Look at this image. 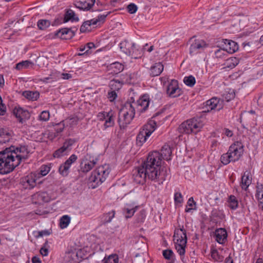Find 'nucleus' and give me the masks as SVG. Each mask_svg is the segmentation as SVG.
<instances>
[{
	"instance_id": "obj_50",
	"label": "nucleus",
	"mask_w": 263,
	"mask_h": 263,
	"mask_svg": "<svg viewBox=\"0 0 263 263\" xmlns=\"http://www.w3.org/2000/svg\"><path fill=\"white\" fill-rule=\"evenodd\" d=\"M50 117V114L48 111L44 110L43 111L40 116V120L41 121H48Z\"/></svg>"
},
{
	"instance_id": "obj_17",
	"label": "nucleus",
	"mask_w": 263,
	"mask_h": 263,
	"mask_svg": "<svg viewBox=\"0 0 263 263\" xmlns=\"http://www.w3.org/2000/svg\"><path fill=\"white\" fill-rule=\"evenodd\" d=\"M96 0H79L74 5L76 7L84 11L89 10L95 3Z\"/></svg>"
},
{
	"instance_id": "obj_31",
	"label": "nucleus",
	"mask_w": 263,
	"mask_h": 263,
	"mask_svg": "<svg viewBox=\"0 0 263 263\" xmlns=\"http://www.w3.org/2000/svg\"><path fill=\"white\" fill-rule=\"evenodd\" d=\"M94 167V163H91L87 160H83L81 163V170L83 173H87Z\"/></svg>"
},
{
	"instance_id": "obj_22",
	"label": "nucleus",
	"mask_w": 263,
	"mask_h": 263,
	"mask_svg": "<svg viewBox=\"0 0 263 263\" xmlns=\"http://www.w3.org/2000/svg\"><path fill=\"white\" fill-rule=\"evenodd\" d=\"M215 240L220 244H223L227 240V233L226 229L220 228L215 232Z\"/></svg>"
},
{
	"instance_id": "obj_43",
	"label": "nucleus",
	"mask_w": 263,
	"mask_h": 263,
	"mask_svg": "<svg viewBox=\"0 0 263 263\" xmlns=\"http://www.w3.org/2000/svg\"><path fill=\"white\" fill-rule=\"evenodd\" d=\"M184 82L186 85L192 87L195 84V78L192 76L186 77L184 79Z\"/></svg>"
},
{
	"instance_id": "obj_19",
	"label": "nucleus",
	"mask_w": 263,
	"mask_h": 263,
	"mask_svg": "<svg viewBox=\"0 0 263 263\" xmlns=\"http://www.w3.org/2000/svg\"><path fill=\"white\" fill-rule=\"evenodd\" d=\"M222 102V101H220L217 98L214 97L206 101V106L211 110L215 109L219 111L223 108Z\"/></svg>"
},
{
	"instance_id": "obj_36",
	"label": "nucleus",
	"mask_w": 263,
	"mask_h": 263,
	"mask_svg": "<svg viewBox=\"0 0 263 263\" xmlns=\"http://www.w3.org/2000/svg\"><path fill=\"white\" fill-rule=\"evenodd\" d=\"M114 125V120L113 114L111 111H110L108 116L106 119V121L104 123V126L106 129L108 127H112Z\"/></svg>"
},
{
	"instance_id": "obj_46",
	"label": "nucleus",
	"mask_w": 263,
	"mask_h": 263,
	"mask_svg": "<svg viewBox=\"0 0 263 263\" xmlns=\"http://www.w3.org/2000/svg\"><path fill=\"white\" fill-rule=\"evenodd\" d=\"M49 248L48 241L46 240L44 243L43 246L40 249V253L44 256H47L48 254Z\"/></svg>"
},
{
	"instance_id": "obj_26",
	"label": "nucleus",
	"mask_w": 263,
	"mask_h": 263,
	"mask_svg": "<svg viewBox=\"0 0 263 263\" xmlns=\"http://www.w3.org/2000/svg\"><path fill=\"white\" fill-rule=\"evenodd\" d=\"M101 173L99 175L95 174V170L92 172L91 176L89 178V181L90 183H95V184H92L91 185L92 188L96 187L98 185L105 181L100 180V179L101 178Z\"/></svg>"
},
{
	"instance_id": "obj_58",
	"label": "nucleus",
	"mask_w": 263,
	"mask_h": 263,
	"mask_svg": "<svg viewBox=\"0 0 263 263\" xmlns=\"http://www.w3.org/2000/svg\"><path fill=\"white\" fill-rule=\"evenodd\" d=\"M50 167L47 165L42 166L41 168L40 174L42 176H45L48 173V172L50 171Z\"/></svg>"
},
{
	"instance_id": "obj_45",
	"label": "nucleus",
	"mask_w": 263,
	"mask_h": 263,
	"mask_svg": "<svg viewBox=\"0 0 263 263\" xmlns=\"http://www.w3.org/2000/svg\"><path fill=\"white\" fill-rule=\"evenodd\" d=\"M31 64L32 62L29 61H22L21 62L17 63L16 65L15 68L18 70H20L23 69V68H27Z\"/></svg>"
},
{
	"instance_id": "obj_12",
	"label": "nucleus",
	"mask_w": 263,
	"mask_h": 263,
	"mask_svg": "<svg viewBox=\"0 0 263 263\" xmlns=\"http://www.w3.org/2000/svg\"><path fill=\"white\" fill-rule=\"evenodd\" d=\"M208 46L207 44L204 40L195 39L191 44L190 48V53L193 54L197 52V51L203 50Z\"/></svg>"
},
{
	"instance_id": "obj_55",
	"label": "nucleus",
	"mask_w": 263,
	"mask_h": 263,
	"mask_svg": "<svg viewBox=\"0 0 263 263\" xmlns=\"http://www.w3.org/2000/svg\"><path fill=\"white\" fill-rule=\"evenodd\" d=\"M225 52L226 51V50H224V48L223 47V49H219L217 50L215 52V54L216 58H220L226 55Z\"/></svg>"
},
{
	"instance_id": "obj_14",
	"label": "nucleus",
	"mask_w": 263,
	"mask_h": 263,
	"mask_svg": "<svg viewBox=\"0 0 263 263\" xmlns=\"http://www.w3.org/2000/svg\"><path fill=\"white\" fill-rule=\"evenodd\" d=\"M13 115L18 119L20 123H23L30 117V113L21 107H15L13 111Z\"/></svg>"
},
{
	"instance_id": "obj_30",
	"label": "nucleus",
	"mask_w": 263,
	"mask_h": 263,
	"mask_svg": "<svg viewBox=\"0 0 263 263\" xmlns=\"http://www.w3.org/2000/svg\"><path fill=\"white\" fill-rule=\"evenodd\" d=\"M70 20L72 21H78L79 18L77 16H75V13L72 10L68 9L66 11L64 15V22L66 23Z\"/></svg>"
},
{
	"instance_id": "obj_42",
	"label": "nucleus",
	"mask_w": 263,
	"mask_h": 263,
	"mask_svg": "<svg viewBox=\"0 0 263 263\" xmlns=\"http://www.w3.org/2000/svg\"><path fill=\"white\" fill-rule=\"evenodd\" d=\"M110 66L111 69H114V72L116 73L122 71L124 69L123 65L118 62L112 63Z\"/></svg>"
},
{
	"instance_id": "obj_8",
	"label": "nucleus",
	"mask_w": 263,
	"mask_h": 263,
	"mask_svg": "<svg viewBox=\"0 0 263 263\" xmlns=\"http://www.w3.org/2000/svg\"><path fill=\"white\" fill-rule=\"evenodd\" d=\"M166 92L169 96L174 98L181 95V90L179 87L177 80H172L171 81L167 87Z\"/></svg>"
},
{
	"instance_id": "obj_35",
	"label": "nucleus",
	"mask_w": 263,
	"mask_h": 263,
	"mask_svg": "<svg viewBox=\"0 0 263 263\" xmlns=\"http://www.w3.org/2000/svg\"><path fill=\"white\" fill-rule=\"evenodd\" d=\"M211 257L215 261L218 262L222 261L224 258V257L216 249L211 251Z\"/></svg>"
},
{
	"instance_id": "obj_21",
	"label": "nucleus",
	"mask_w": 263,
	"mask_h": 263,
	"mask_svg": "<svg viewBox=\"0 0 263 263\" xmlns=\"http://www.w3.org/2000/svg\"><path fill=\"white\" fill-rule=\"evenodd\" d=\"M9 147H13L16 155L20 156L19 157L21 159L20 163L22 160H26L28 158V148L26 146H21L20 147H15L13 146H11Z\"/></svg>"
},
{
	"instance_id": "obj_63",
	"label": "nucleus",
	"mask_w": 263,
	"mask_h": 263,
	"mask_svg": "<svg viewBox=\"0 0 263 263\" xmlns=\"http://www.w3.org/2000/svg\"><path fill=\"white\" fill-rule=\"evenodd\" d=\"M64 128V124L61 122L55 128V130L57 133L63 132Z\"/></svg>"
},
{
	"instance_id": "obj_39",
	"label": "nucleus",
	"mask_w": 263,
	"mask_h": 263,
	"mask_svg": "<svg viewBox=\"0 0 263 263\" xmlns=\"http://www.w3.org/2000/svg\"><path fill=\"white\" fill-rule=\"evenodd\" d=\"M70 221V218L68 215H64L62 216L60 221V225L62 229L66 228L69 224Z\"/></svg>"
},
{
	"instance_id": "obj_10",
	"label": "nucleus",
	"mask_w": 263,
	"mask_h": 263,
	"mask_svg": "<svg viewBox=\"0 0 263 263\" xmlns=\"http://www.w3.org/2000/svg\"><path fill=\"white\" fill-rule=\"evenodd\" d=\"M173 237L174 243H182L183 245L187 243L186 232L183 226L175 229Z\"/></svg>"
},
{
	"instance_id": "obj_27",
	"label": "nucleus",
	"mask_w": 263,
	"mask_h": 263,
	"mask_svg": "<svg viewBox=\"0 0 263 263\" xmlns=\"http://www.w3.org/2000/svg\"><path fill=\"white\" fill-rule=\"evenodd\" d=\"M133 100V98L132 97L130 99L127 101L120 110L125 112L126 111L128 112V114L129 113V111H132V112H134L135 116L136 107L135 105H133L134 102Z\"/></svg>"
},
{
	"instance_id": "obj_47",
	"label": "nucleus",
	"mask_w": 263,
	"mask_h": 263,
	"mask_svg": "<svg viewBox=\"0 0 263 263\" xmlns=\"http://www.w3.org/2000/svg\"><path fill=\"white\" fill-rule=\"evenodd\" d=\"M256 197L257 198L258 200H263V185L262 184L257 185Z\"/></svg>"
},
{
	"instance_id": "obj_24",
	"label": "nucleus",
	"mask_w": 263,
	"mask_h": 263,
	"mask_svg": "<svg viewBox=\"0 0 263 263\" xmlns=\"http://www.w3.org/2000/svg\"><path fill=\"white\" fill-rule=\"evenodd\" d=\"M163 68V65L161 63L158 62L155 63L150 68V75L152 77L159 76L162 72Z\"/></svg>"
},
{
	"instance_id": "obj_49",
	"label": "nucleus",
	"mask_w": 263,
	"mask_h": 263,
	"mask_svg": "<svg viewBox=\"0 0 263 263\" xmlns=\"http://www.w3.org/2000/svg\"><path fill=\"white\" fill-rule=\"evenodd\" d=\"M228 65L227 67L229 68H233L235 67L238 64L237 60L236 58H231L227 60Z\"/></svg>"
},
{
	"instance_id": "obj_15",
	"label": "nucleus",
	"mask_w": 263,
	"mask_h": 263,
	"mask_svg": "<svg viewBox=\"0 0 263 263\" xmlns=\"http://www.w3.org/2000/svg\"><path fill=\"white\" fill-rule=\"evenodd\" d=\"M76 140L72 139H69L65 141L63 143V146L60 148L56 150L53 156L55 158H60L61 156H63L64 154V152L71 146H72L75 142Z\"/></svg>"
},
{
	"instance_id": "obj_16",
	"label": "nucleus",
	"mask_w": 263,
	"mask_h": 263,
	"mask_svg": "<svg viewBox=\"0 0 263 263\" xmlns=\"http://www.w3.org/2000/svg\"><path fill=\"white\" fill-rule=\"evenodd\" d=\"M75 35L74 31L71 28H64L60 29L55 33V35L63 40L71 39Z\"/></svg>"
},
{
	"instance_id": "obj_61",
	"label": "nucleus",
	"mask_w": 263,
	"mask_h": 263,
	"mask_svg": "<svg viewBox=\"0 0 263 263\" xmlns=\"http://www.w3.org/2000/svg\"><path fill=\"white\" fill-rule=\"evenodd\" d=\"M117 97V95L115 90H112L111 91L108 93V98L110 99V101H113L116 99Z\"/></svg>"
},
{
	"instance_id": "obj_62",
	"label": "nucleus",
	"mask_w": 263,
	"mask_h": 263,
	"mask_svg": "<svg viewBox=\"0 0 263 263\" xmlns=\"http://www.w3.org/2000/svg\"><path fill=\"white\" fill-rule=\"evenodd\" d=\"M2 100L0 97V115H4L6 112V106L2 104Z\"/></svg>"
},
{
	"instance_id": "obj_38",
	"label": "nucleus",
	"mask_w": 263,
	"mask_h": 263,
	"mask_svg": "<svg viewBox=\"0 0 263 263\" xmlns=\"http://www.w3.org/2000/svg\"><path fill=\"white\" fill-rule=\"evenodd\" d=\"M70 166L68 164L64 162L63 164L60 165L59 168V171L60 174L63 176H66L69 173V168Z\"/></svg>"
},
{
	"instance_id": "obj_53",
	"label": "nucleus",
	"mask_w": 263,
	"mask_h": 263,
	"mask_svg": "<svg viewBox=\"0 0 263 263\" xmlns=\"http://www.w3.org/2000/svg\"><path fill=\"white\" fill-rule=\"evenodd\" d=\"M173 254V252L171 250L167 249L163 251V255L166 259H170Z\"/></svg>"
},
{
	"instance_id": "obj_37",
	"label": "nucleus",
	"mask_w": 263,
	"mask_h": 263,
	"mask_svg": "<svg viewBox=\"0 0 263 263\" xmlns=\"http://www.w3.org/2000/svg\"><path fill=\"white\" fill-rule=\"evenodd\" d=\"M122 83L119 81L117 80H112L110 82L109 87L111 90H118L122 87Z\"/></svg>"
},
{
	"instance_id": "obj_5",
	"label": "nucleus",
	"mask_w": 263,
	"mask_h": 263,
	"mask_svg": "<svg viewBox=\"0 0 263 263\" xmlns=\"http://www.w3.org/2000/svg\"><path fill=\"white\" fill-rule=\"evenodd\" d=\"M156 123L153 120H151L145 124L137 135L136 138L137 144L139 146H142L156 129Z\"/></svg>"
},
{
	"instance_id": "obj_1",
	"label": "nucleus",
	"mask_w": 263,
	"mask_h": 263,
	"mask_svg": "<svg viewBox=\"0 0 263 263\" xmlns=\"http://www.w3.org/2000/svg\"><path fill=\"white\" fill-rule=\"evenodd\" d=\"M157 153L149 154L147 160L140 166L136 168L133 176L135 180L139 184H143L146 178L154 180L161 184L165 180L167 172L164 168L159 170L160 159Z\"/></svg>"
},
{
	"instance_id": "obj_34",
	"label": "nucleus",
	"mask_w": 263,
	"mask_h": 263,
	"mask_svg": "<svg viewBox=\"0 0 263 263\" xmlns=\"http://www.w3.org/2000/svg\"><path fill=\"white\" fill-rule=\"evenodd\" d=\"M229 203V206L232 210H235L237 208L238 202L236 197L234 195H230L228 199Z\"/></svg>"
},
{
	"instance_id": "obj_3",
	"label": "nucleus",
	"mask_w": 263,
	"mask_h": 263,
	"mask_svg": "<svg viewBox=\"0 0 263 263\" xmlns=\"http://www.w3.org/2000/svg\"><path fill=\"white\" fill-rule=\"evenodd\" d=\"M243 153V145L241 142H236L232 144L227 153L221 155V162L224 165H227L231 162L238 161L242 156Z\"/></svg>"
},
{
	"instance_id": "obj_11",
	"label": "nucleus",
	"mask_w": 263,
	"mask_h": 263,
	"mask_svg": "<svg viewBox=\"0 0 263 263\" xmlns=\"http://www.w3.org/2000/svg\"><path fill=\"white\" fill-rule=\"evenodd\" d=\"M120 47L121 50L127 55L134 56L135 53L137 54V51H134L135 44L134 43L124 40L120 43Z\"/></svg>"
},
{
	"instance_id": "obj_13",
	"label": "nucleus",
	"mask_w": 263,
	"mask_h": 263,
	"mask_svg": "<svg viewBox=\"0 0 263 263\" xmlns=\"http://www.w3.org/2000/svg\"><path fill=\"white\" fill-rule=\"evenodd\" d=\"M161 152L160 153L158 152L155 151L153 153H157L159 154V158L160 159V164L159 165L158 170H161L163 167H161V161L162 159L166 160L167 161L170 160L171 159V156L172 155V150L171 149L170 146L168 144L164 145L161 150Z\"/></svg>"
},
{
	"instance_id": "obj_25",
	"label": "nucleus",
	"mask_w": 263,
	"mask_h": 263,
	"mask_svg": "<svg viewBox=\"0 0 263 263\" xmlns=\"http://www.w3.org/2000/svg\"><path fill=\"white\" fill-rule=\"evenodd\" d=\"M252 178L250 173L247 171L245 172L243 175L241 177V188L247 190L249 185L251 183Z\"/></svg>"
},
{
	"instance_id": "obj_20",
	"label": "nucleus",
	"mask_w": 263,
	"mask_h": 263,
	"mask_svg": "<svg viewBox=\"0 0 263 263\" xmlns=\"http://www.w3.org/2000/svg\"><path fill=\"white\" fill-rule=\"evenodd\" d=\"M110 173V168L109 165L104 164L99 166L96 170H95V174L99 175L101 174V178L100 180H105Z\"/></svg>"
},
{
	"instance_id": "obj_29",
	"label": "nucleus",
	"mask_w": 263,
	"mask_h": 263,
	"mask_svg": "<svg viewBox=\"0 0 263 263\" xmlns=\"http://www.w3.org/2000/svg\"><path fill=\"white\" fill-rule=\"evenodd\" d=\"M22 95L26 99L32 101L36 100L40 96V93L37 91H25Z\"/></svg>"
},
{
	"instance_id": "obj_54",
	"label": "nucleus",
	"mask_w": 263,
	"mask_h": 263,
	"mask_svg": "<svg viewBox=\"0 0 263 263\" xmlns=\"http://www.w3.org/2000/svg\"><path fill=\"white\" fill-rule=\"evenodd\" d=\"M77 158L78 157L75 154H72L65 162L70 166L77 160Z\"/></svg>"
},
{
	"instance_id": "obj_33",
	"label": "nucleus",
	"mask_w": 263,
	"mask_h": 263,
	"mask_svg": "<svg viewBox=\"0 0 263 263\" xmlns=\"http://www.w3.org/2000/svg\"><path fill=\"white\" fill-rule=\"evenodd\" d=\"M98 22V21L97 19H92L91 20L84 22L80 27V31L81 32H85L87 30V28L86 27V25L90 26L91 25H96Z\"/></svg>"
},
{
	"instance_id": "obj_23",
	"label": "nucleus",
	"mask_w": 263,
	"mask_h": 263,
	"mask_svg": "<svg viewBox=\"0 0 263 263\" xmlns=\"http://www.w3.org/2000/svg\"><path fill=\"white\" fill-rule=\"evenodd\" d=\"M12 135L9 129L0 127V143L8 142L11 139Z\"/></svg>"
},
{
	"instance_id": "obj_51",
	"label": "nucleus",
	"mask_w": 263,
	"mask_h": 263,
	"mask_svg": "<svg viewBox=\"0 0 263 263\" xmlns=\"http://www.w3.org/2000/svg\"><path fill=\"white\" fill-rule=\"evenodd\" d=\"M127 11L130 14H134L136 12L138 9L137 6L134 3H130L127 6Z\"/></svg>"
},
{
	"instance_id": "obj_40",
	"label": "nucleus",
	"mask_w": 263,
	"mask_h": 263,
	"mask_svg": "<svg viewBox=\"0 0 263 263\" xmlns=\"http://www.w3.org/2000/svg\"><path fill=\"white\" fill-rule=\"evenodd\" d=\"M50 25V22L47 20H40L37 22V26L40 30H45Z\"/></svg>"
},
{
	"instance_id": "obj_57",
	"label": "nucleus",
	"mask_w": 263,
	"mask_h": 263,
	"mask_svg": "<svg viewBox=\"0 0 263 263\" xmlns=\"http://www.w3.org/2000/svg\"><path fill=\"white\" fill-rule=\"evenodd\" d=\"M235 97L234 93H227L223 96V100L229 102Z\"/></svg>"
},
{
	"instance_id": "obj_4",
	"label": "nucleus",
	"mask_w": 263,
	"mask_h": 263,
	"mask_svg": "<svg viewBox=\"0 0 263 263\" xmlns=\"http://www.w3.org/2000/svg\"><path fill=\"white\" fill-rule=\"evenodd\" d=\"M203 125L204 123L200 118H194L181 123L178 130L182 134H196L201 130Z\"/></svg>"
},
{
	"instance_id": "obj_59",
	"label": "nucleus",
	"mask_w": 263,
	"mask_h": 263,
	"mask_svg": "<svg viewBox=\"0 0 263 263\" xmlns=\"http://www.w3.org/2000/svg\"><path fill=\"white\" fill-rule=\"evenodd\" d=\"M110 111L108 112L103 111L102 112H99L98 115V118L100 120L103 121L106 119L108 115L109 114Z\"/></svg>"
},
{
	"instance_id": "obj_52",
	"label": "nucleus",
	"mask_w": 263,
	"mask_h": 263,
	"mask_svg": "<svg viewBox=\"0 0 263 263\" xmlns=\"http://www.w3.org/2000/svg\"><path fill=\"white\" fill-rule=\"evenodd\" d=\"M104 263H118V257L116 255L109 256Z\"/></svg>"
},
{
	"instance_id": "obj_2",
	"label": "nucleus",
	"mask_w": 263,
	"mask_h": 263,
	"mask_svg": "<svg viewBox=\"0 0 263 263\" xmlns=\"http://www.w3.org/2000/svg\"><path fill=\"white\" fill-rule=\"evenodd\" d=\"M20 156L16 155L13 147H7L0 152V174L12 172L20 164Z\"/></svg>"
},
{
	"instance_id": "obj_48",
	"label": "nucleus",
	"mask_w": 263,
	"mask_h": 263,
	"mask_svg": "<svg viewBox=\"0 0 263 263\" xmlns=\"http://www.w3.org/2000/svg\"><path fill=\"white\" fill-rule=\"evenodd\" d=\"M85 46H86L87 50L84 53H79L78 55L81 56L84 54H89L91 53V51H89L90 49L95 48V45L92 42L88 43Z\"/></svg>"
},
{
	"instance_id": "obj_56",
	"label": "nucleus",
	"mask_w": 263,
	"mask_h": 263,
	"mask_svg": "<svg viewBox=\"0 0 263 263\" xmlns=\"http://www.w3.org/2000/svg\"><path fill=\"white\" fill-rule=\"evenodd\" d=\"M175 202L177 203H181L183 202V197L180 193H176L174 196Z\"/></svg>"
},
{
	"instance_id": "obj_41",
	"label": "nucleus",
	"mask_w": 263,
	"mask_h": 263,
	"mask_svg": "<svg viewBox=\"0 0 263 263\" xmlns=\"http://www.w3.org/2000/svg\"><path fill=\"white\" fill-rule=\"evenodd\" d=\"M186 243L183 245L182 243H175V248L180 256L184 255Z\"/></svg>"
},
{
	"instance_id": "obj_28",
	"label": "nucleus",
	"mask_w": 263,
	"mask_h": 263,
	"mask_svg": "<svg viewBox=\"0 0 263 263\" xmlns=\"http://www.w3.org/2000/svg\"><path fill=\"white\" fill-rule=\"evenodd\" d=\"M115 211L111 210L108 213H104L101 218V225L106 224L110 222L115 217Z\"/></svg>"
},
{
	"instance_id": "obj_32",
	"label": "nucleus",
	"mask_w": 263,
	"mask_h": 263,
	"mask_svg": "<svg viewBox=\"0 0 263 263\" xmlns=\"http://www.w3.org/2000/svg\"><path fill=\"white\" fill-rule=\"evenodd\" d=\"M24 185H25L26 187H29V189H32L35 186V179H34L32 176H27L24 179Z\"/></svg>"
},
{
	"instance_id": "obj_64",
	"label": "nucleus",
	"mask_w": 263,
	"mask_h": 263,
	"mask_svg": "<svg viewBox=\"0 0 263 263\" xmlns=\"http://www.w3.org/2000/svg\"><path fill=\"white\" fill-rule=\"evenodd\" d=\"M110 11L108 12L106 14H104L102 15H100L98 16L97 20L98 22H104L107 17V16L110 13Z\"/></svg>"
},
{
	"instance_id": "obj_18",
	"label": "nucleus",
	"mask_w": 263,
	"mask_h": 263,
	"mask_svg": "<svg viewBox=\"0 0 263 263\" xmlns=\"http://www.w3.org/2000/svg\"><path fill=\"white\" fill-rule=\"evenodd\" d=\"M222 42L224 44V50L227 53H233L238 49V44L233 41L223 39Z\"/></svg>"
},
{
	"instance_id": "obj_60",
	"label": "nucleus",
	"mask_w": 263,
	"mask_h": 263,
	"mask_svg": "<svg viewBox=\"0 0 263 263\" xmlns=\"http://www.w3.org/2000/svg\"><path fill=\"white\" fill-rule=\"evenodd\" d=\"M63 23H65L64 22V18H63V17L62 16H60V17H58L57 18H55L54 20V21L52 22L51 25L52 26H56V25H58L59 24H61Z\"/></svg>"
},
{
	"instance_id": "obj_6",
	"label": "nucleus",
	"mask_w": 263,
	"mask_h": 263,
	"mask_svg": "<svg viewBox=\"0 0 263 263\" xmlns=\"http://www.w3.org/2000/svg\"><path fill=\"white\" fill-rule=\"evenodd\" d=\"M134 114L132 111L128 112H123L120 111L118 122L121 129H125L127 126L130 123L134 118Z\"/></svg>"
},
{
	"instance_id": "obj_44",
	"label": "nucleus",
	"mask_w": 263,
	"mask_h": 263,
	"mask_svg": "<svg viewBox=\"0 0 263 263\" xmlns=\"http://www.w3.org/2000/svg\"><path fill=\"white\" fill-rule=\"evenodd\" d=\"M137 207L135 208H125L124 209V212L125 214V217L126 218L132 217L135 212H136Z\"/></svg>"
},
{
	"instance_id": "obj_9",
	"label": "nucleus",
	"mask_w": 263,
	"mask_h": 263,
	"mask_svg": "<svg viewBox=\"0 0 263 263\" xmlns=\"http://www.w3.org/2000/svg\"><path fill=\"white\" fill-rule=\"evenodd\" d=\"M31 199L33 203L36 204H43L50 200V197L46 192H37L32 196Z\"/></svg>"
},
{
	"instance_id": "obj_7",
	"label": "nucleus",
	"mask_w": 263,
	"mask_h": 263,
	"mask_svg": "<svg viewBox=\"0 0 263 263\" xmlns=\"http://www.w3.org/2000/svg\"><path fill=\"white\" fill-rule=\"evenodd\" d=\"M134 105L136 106L137 111L140 113L145 111L148 108L149 103V97L147 95H144L136 102L133 100Z\"/></svg>"
}]
</instances>
